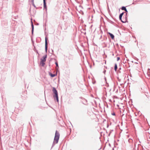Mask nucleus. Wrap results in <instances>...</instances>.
<instances>
[{
	"label": "nucleus",
	"instance_id": "9",
	"mask_svg": "<svg viewBox=\"0 0 150 150\" xmlns=\"http://www.w3.org/2000/svg\"><path fill=\"white\" fill-rule=\"evenodd\" d=\"M50 75L52 77H54L55 76V75L54 74H52L51 73L50 74Z\"/></svg>",
	"mask_w": 150,
	"mask_h": 150
},
{
	"label": "nucleus",
	"instance_id": "5",
	"mask_svg": "<svg viewBox=\"0 0 150 150\" xmlns=\"http://www.w3.org/2000/svg\"><path fill=\"white\" fill-rule=\"evenodd\" d=\"M47 38H45V49L46 50H47Z\"/></svg>",
	"mask_w": 150,
	"mask_h": 150
},
{
	"label": "nucleus",
	"instance_id": "2",
	"mask_svg": "<svg viewBox=\"0 0 150 150\" xmlns=\"http://www.w3.org/2000/svg\"><path fill=\"white\" fill-rule=\"evenodd\" d=\"M52 91L55 94V96H54V99H56L57 102H58L59 101V100L57 92L56 89L54 88H53Z\"/></svg>",
	"mask_w": 150,
	"mask_h": 150
},
{
	"label": "nucleus",
	"instance_id": "3",
	"mask_svg": "<svg viewBox=\"0 0 150 150\" xmlns=\"http://www.w3.org/2000/svg\"><path fill=\"white\" fill-rule=\"evenodd\" d=\"M46 56H44L42 57V58L41 60L40 64L42 66H43L45 64V62L46 60Z\"/></svg>",
	"mask_w": 150,
	"mask_h": 150
},
{
	"label": "nucleus",
	"instance_id": "12",
	"mask_svg": "<svg viewBox=\"0 0 150 150\" xmlns=\"http://www.w3.org/2000/svg\"><path fill=\"white\" fill-rule=\"evenodd\" d=\"M32 31H33V30L34 27H33V23L32 22Z\"/></svg>",
	"mask_w": 150,
	"mask_h": 150
},
{
	"label": "nucleus",
	"instance_id": "7",
	"mask_svg": "<svg viewBox=\"0 0 150 150\" xmlns=\"http://www.w3.org/2000/svg\"><path fill=\"white\" fill-rule=\"evenodd\" d=\"M122 10L125 11L126 12H127V11L126 8L125 7L123 6L122 7Z\"/></svg>",
	"mask_w": 150,
	"mask_h": 150
},
{
	"label": "nucleus",
	"instance_id": "1",
	"mask_svg": "<svg viewBox=\"0 0 150 150\" xmlns=\"http://www.w3.org/2000/svg\"><path fill=\"white\" fill-rule=\"evenodd\" d=\"M59 134L57 131H56L55 137L53 142V143L54 144H56L57 143L58 140L59 138Z\"/></svg>",
	"mask_w": 150,
	"mask_h": 150
},
{
	"label": "nucleus",
	"instance_id": "11",
	"mask_svg": "<svg viewBox=\"0 0 150 150\" xmlns=\"http://www.w3.org/2000/svg\"><path fill=\"white\" fill-rule=\"evenodd\" d=\"M32 31H33V30L34 27H33V23L32 22Z\"/></svg>",
	"mask_w": 150,
	"mask_h": 150
},
{
	"label": "nucleus",
	"instance_id": "15",
	"mask_svg": "<svg viewBox=\"0 0 150 150\" xmlns=\"http://www.w3.org/2000/svg\"><path fill=\"white\" fill-rule=\"evenodd\" d=\"M55 64H56V65L57 66V67H58V63L57 62H56L55 63Z\"/></svg>",
	"mask_w": 150,
	"mask_h": 150
},
{
	"label": "nucleus",
	"instance_id": "4",
	"mask_svg": "<svg viewBox=\"0 0 150 150\" xmlns=\"http://www.w3.org/2000/svg\"><path fill=\"white\" fill-rule=\"evenodd\" d=\"M124 14V13H121V14H120V16H119V19L120 20H121L123 22H124L122 21V20H121V19H122V16Z\"/></svg>",
	"mask_w": 150,
	"mask_h": 150
},
{
	"label": "nucleus",
	"instance_id": "13",
	"mask_svg": "<svg viewBox=\"0 0 150 150\" xmlns=\"http://www.w3.org/2000/svg\"><path fill=\"white\" fill-rule=\"evenodd\" d=\"M111 114H112V115H115V113L114 112L112 113Z\"/></svg>",
	"mask_w": 150,
	"mask_h": 150
},
{
	"label": "nucleus",
	"instance_id": "14",
	"mask_svg": "<svg viewBox=\"0 0 150 150\" xmlns=\"http://www.w3.org/2000/svg\"><path fill=\"white\" fill-rule=\"evenodd\" d=\"M120 59V58L119 57H117V61H118Z\"/></svg>",
	"mask_w": 150,
	"mask_h": 150
},
{
	"label": "nucleus",
	"instance_id": "8",
	"mask_svg": "<svg viewBox=\"0 0 150 150\" xmlns=\"http://www.w3.org/2000/svg\"><path fill=\"white\" fill-rule=\"evenodd\" d=\"M117 69V64H115V67H114V69L115 71H116Z\"/></svg>",
	"mask_w": 150,
	"mask_h": 150
},
{
	"label": "nucleus",
	"instance_id": "6",
	"mask_svg": "<svg viewBox=\"0 0 150 150\" xmlns=\"http://www.w3.org/2000/svg\"><path fill=\"white\" fill-rule=\"evenodd\" d=\"M110 35V37H111V38L112 39H113L114 38V35L110 33H108Z\"/></svg>",
	"mask_w": 150,
	"mask_h": 150
},
{
	"label": "nucleus",
	"instance_id": "10",
	"mask_svg": "<svg viewBox=\"0 0 150 150\" xmlns=\"http://www.w3.org/2000/svg\"><path fill=\"white\" fill-rule=\"evenodd\" d=\"M43 3L44 6L45 7L46 6V2L45 0H43Z\"/></svg>",
	"mask_w": 150,
	"mask_h": 150
}]
</instances>
